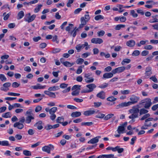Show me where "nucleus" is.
<instances>
[{"label":"nucleus","mask_w":158,"mask_h":158,"mask_svg":"<svg viewBox=\"0 0 158 158\" xmlns=\"http://www.w3.org/2000/svg\"><path fill=\"white\" fill-rule=\"evenodd\" d=\"M108 83H104L100 85L98 87L101 89H105L108 87Z\"/></svg>","instance_id":"37"},{"label":"nucleus","mask_w":158,"mask_h":158,"mask_svg":"<svg viewBox=\"0 0 158 158\" xmlns=\"http://www.w3.org/2000/svg\"><path fill=\"white\" fill-rule=\"evenodd\" d=\"M148 40H146L145 41L141 40L140 41L139 43H138L136 44V45L138 47H140L141 45H143L146 44V43L148 42Z\"/></svg>","instance_id":"29"},{"label":"nucleus","mask_w":158,"mask_h":158,"mask_svg":"<svg viewBox=\"0 0 158 158\" xmlns=\"http://www.w3.org/2000/svg\"><path fill=\"white\" fill-rule=\"evenodd\" d=\"M25 121V117H22L19 119V122H15L14 123L13 127L19 130H21L24 128V125L23 123Z\"/></svg>","instance_id":"2"},{"label":"nucleus","mask_w":158,"mask_h":158,"mask_svg":"<svg viewBox=\"0 0 158 158\" xmlns=\"http://www.w3.org/2000/svg\"><path fill=\"white\" fill-rule=\"evenodd\" d=\"M42 109V106H38L35 107V111L36 112H38L41 110Z\"/></svg>","instance_id":"61"},{"label":"nucleus","mask_w":158,"mask_h":158,"mask_svg":"<svg viewBox=\"0 0 158 158\" xmlns=\"http://www.w3.org/2000/svg\"><path fill=\"white\" fill-rule=\"evenodd\" d=\"M61 50V49L59 48H56L53 49L52 51L53 53H56L59 52Z\"/></svg>","instance_id":"64"},{"label":"nucleus","mask_w":158,"mask_h":158,"mask_svg":"<svg viewBox=\"0 0 158 158\" xmlns=\"http://www.w3.org/2000/svg\"><path fill=\"white\" fill-rule=\"evenodd\" d=\"M104 16L101 15H98L94 17V19L96 21H98L101 19H104Z\"/></svg>","instance_id":"39"},{"label":"nucleus","mask_w":158,"mask_h":158,"mask_svg":"<svg viewBox=\"0 0 158 158\" xmlns=\"http://www.w3.org/2000/svg\"><path fill=\"white\" fill-rule=\"evenodd\" d=\"M148 112V111L146 110L144 108H142L139 110V114L140 115L147 114Z\"/></svg>","instance_id":"28"},{"label":"nucleus","mask_w":158,"mask_h":158,"mask_svg":"<svg viewBox=\"0 0 158 158\" xmlns=\"http://www.w3.org/2000/svg\"><path fill=\"white\" fill-rule=\"evenodd\" d=\"M114 116V114H110L107 115L105 117L104 119L105 120H107L110 118Z\"/></svg>","instance_id":"47"},{"label":"nucleus","mask_w":158,"mask_h":158,"mask_svg":"<svg viewBox=\"0 0 158 158\" xmlns=\"http://www.w3.org/2000/svg\"><path fill=\"white\" fill-rule=\"evenodd\" d=\"M85 47L84 44H79L76 45L75 47V49L77 52H79L81 50Z\"/></svg>","instance_id":"22"},{"label":"nucleus","mask_w":158,"mask_h":158,"mask_svg":"<svg viewBox=\"0 0 158 158\" xmlns=\"http://www.w3.org/2000/svg\"><path fill=\"white\" fill-rule=\"evenodd\" d=\"M42 121H39L36 123L34 125V126L35 127H37V129L39 130H42L43 127L42 126Z\"/></svg>","instance_id":"19"},{"label":"nucleus","mask_w":158,"mask_h":158,"mask_svg":"<svg viewBox=\"0 0 158 158\" xmlns=\"http://www.w3.org/2000/svg\"><path fill=\"white\" fill-rule=\"evenodd\" d=\"M131 61L130 59H124L121 62V64L122 65H124L125 63L128 64L130 63Z\"/></svg>","instance_id":"36"},{"label":"nucleus","mask_w":158,"mask_h":158,"mask_svg":"<svg viewBox=\"0 0 158 158\" xmlns=\"http://www.w3.org/2000/svg\"><path fill=\"white\" fill-rule=\"evenodd\" d=\"M135 41L132 40H128L126 43L127 46L130 47H133L135 45Z\"/></svg>","instance_id":"13"},{"label":"nucleus","mask_w":158,"mask_h":158,"mask_svg":"<svg viewBox=\"0 0 158 158\" xmlns=\"http://www.w3.org/2000/svg\"><path fill=\"white\" fill-rule=\"evenodd\" d=\"M11 85V83L9 82L5 83L3 84L2 86L1 87L0 89L5 92L9 90V87Z\"/></svg>","instance_id":"6"},{"label":"nucleus","mask_w":158,"mask_h":158,"mask_svg":"<svg viewBox=\"0 0 158 158\" xmlns=\"http://www.w3.org/2000/svg\"><path fill=\"white\" fill-rule=\"evenodd\" d=\"M1 145L2 146H9V142L6 140L2 141Z\"/></svg>","instance_id":"51"},{"label":"nucleus","mask_w":158,"mask_h":158,"mask_svg":"<svg viewBox=\"0 0 158 158\" xmlns=\"http://www.w3.org/2000/svg\"><path fill=\"white\" fill-rule=\"evenodd\" d=\"M105 33V31L103 30L97 32L98 35L99 37H102L104 35Z\"/></svg>","instance_id":"54"},{"label":"nucleus","mask_w":158,"mask_h":158,"mask_svg":"<svg viewBox=\"0 0 158 158\" xmlns=\"http://www.w3.org/2000/svg\"><path fill=\"white\" fill-rule=\"evenodd\" d=\"M84 61V60L81 58H79L77 59L76 60V63L77 64H82Z\"/></svg>","instance_id":"48"},{"label":"nucleus","mask_w":158,"mask_h":158,"mask_svg":"<svg viewBox=\"0 0 158 158\" xmlns=\"http://www.w3.org/2000/svg\"><path fill=\"white\" fill-rule=\"evenodd\" d=\"M74 1V0H69L68 2L67 3V6L68 7H70L71 6V4H72Z\"/></svg>","instance_id":"63"},{"label":"nucleus","mask_w":158,"mask_h":158,"mask_svg":"<svg viewBox=\"0 0 158 158\" xmlns=\"http://www.w3.org/2000/svg\"><path fill=\"white\" fill-rule=\"evenodd\" d=\"M101 137L99 136H97L94 138L91 139L89 141H88V143L94 144L98 143L99 141V139Z\"/></svg>","instance_id":"14"},{"label":"nucleus","mask_w":158,"mask_h":158,"mask_svg":"<svg viewBox=\"0 0 158 158\" xmlns=\"http://www.w3.org/2000/svg\"><path fill=\"white\" fill-rule=\"evenodd\" d=\"M124 130L125 128L124 126L121 125L118 126L117 131L119 134H120L121 133H123Z\"/></svg>","instance_id":"26"},{"label":"nucleus","mask_w":158,"mask_h":158,"mask_svg":"<svg viewBox=\"0 0 158 158\" xmlns=\"http://www.w3.org/2000/svg\"><path fill=\"white\" fill-rule=\"evenodd\" d=\"M7 94L8 95L12 96H19L20 95V94H19L13 92H8L7 93Z\"/></svg>","instance_id":"60"},{"label":"nucleus","mask_w":158,"mask_h":158,"mask_svg":"<svg viewBox=\"0 0 158 158\" xmlns=\"http://www.w3.org/2000/svg\"><path fill=\"white\" fill-rule=\"evenodd\" d=\"M81 86L80 85H74L72 88V90L77 89L78 90H80Z\"/></svg>","instance_id":"57"},{"label":"nucleus","mask_w":158,"mask_h":158,"mask_svg":"<svg viewBox=\"0 0 158 158\" xmlns=\"http://www.w3.org/2000/svg\"><path fill=\"white\" fill-rule=\"evenodd\" d=\"M114 73H113L112 70L111 72L105 73L103 75L102 78L103 79H106L108 78H110L112 77Z\"/></svg>","instance_id":"11"},{"label":"nucleus","mask_w":158,"mask_h":158,"mask_svg":"<svg viewBox=\"0 0 158 158\" xmlns=\"http://www.w3.org/2000/svg\"><path fill=\"white\" fill-rule=\"evenodd\" d=\"M125 27V25L123 24H118L116 26L114 29L116 30H119L121 28H124Z\"/></svg>","instance_id":"38"},{"label":"nucleus","mask_w":158,"mask_h":158,"mask_svg":"<svg viewBox=\"0 0 158 158\" xmlns=\"http://www.w3.org/2000/svg\"><path fill=\"white\" fill-rule=\"evenodd\" d=\"M150 116V115L149 114L147 113L145 114V115H143L142 118L140 119V120H143L145 119H147Z\"/></svg>","instance_id":"45"},{"label":"nucleus","mask_w":158,"mask_h":158,"mask_svg":"<svg viewBox=\"0 0 158 158\" xmlns=\"http://www.w3.org/2000/svg\"><path fill=\"white\" fill-rule=\"evenodd\" d=\"M23 154L26 156H31V151L27 150H24L23 151Z\"/></svg>","instance_id":"30"},{"label":"nucleus","mask_w":158,"mask_h":158,"mask_svg":"<svg viewBox=\"0 0 158 158\" xmlns=\"http://www.w3.org/2000/svg\"><path fill=\"white\" fill-rule=\"evenodd\" d=\"M84 67V66L83 65L79 66L77 70L76 73L77 74H79L81 73L82 71V69Z\"/></svg>","instance_id":"31"},{"label":"nucleus","mask_w":158,"mask_h":158,"mask_svg":"<svg viewBox=\"0 0 158 158\" xmlns=\"http://www.w3.org/2000/svg\"><path fill=\"white\" fill-rule=\"evenodd\" d=\"M151 100L150 98H147L142 101V104L143 105L145 109H149L152 105Z\"/></svg>","instance_id":"3"},{"label":"nucleus","mask_w":158,"mask_h":158,"mask_svg":"<svg viewBox=\"0 0 158 158\" xmlns=\"http://www.w3.org/2000/svg\"><path fill=\"white\" fill-rule=\"evenodd\" d=\"M86 87L88 89L87 90V91L86 92L89 93L92 92L96 88V86L95 84L92 83L87 85Z\"/></svg>","instance_id":"9"},{"label":"nucleus","mask_w":158,"mask_h":158,"mask_svg":"<svg viewBox=\"0 0 158 158\" xmlns=\"http://www.w3.org/2000/svg\"><path fill=\"white\" fill-rule=\"evenodd\" d=\"M24 12L22 11H20L18 13L17 17V19L18 20L22 18L24 16Z\"/></svg>","instance_id":"25"},{"label":"nucleus","mask_w":158,"mask_h":158,"mask_svg":"<svg viewBox=\"0 0 158 158\" xmlns=\"http://www.w3.org/2000/svg\"><path fill=\"white\" fill-rule=\"evenodd\" d=\"M2 117L4 118H10L11 117V114L10 112H8L6 113H3L2 115Z\"/></svg>","instance_id":"34"},{"label":"nucleus","mask_w":158,"mask_h":158,"mask_svg":"<svg viewBox=\"0 0 158 158\" xmlns=\"http://www.w3.org/2000/svg\"><path fill=\"white\" fill-rule=\"evenodd\" d=\"M42 5L41 4L38 5L34 9V12L35 13L38 12L40 10Z\"/></svg>","instance_id":"42"},{"label":"nucleus","mask_w":158,"mask_h":158,"mask_svg":"<svg viewBox=\"0 0 158 158\" xmlns=\"http://www.w3.org/2000/svg\"><path fill=\"white\" fill-rule=\"evenodd\" d=\"M54 146L51 144H49L47 146H45L42 148V151L44 152H46L48 154H50L51 151L54 149Z\"/></svg>","instance_id":"4"},{"label":"nucleus","mask_w":158,"mask_h":158,"mask_svg":"<svg viewBox=\"0 0 158 158\" xmlns=\"http://www.w3.org/2000/svg\"><path fill=\"white\" fill-rule=\"evenodd\" d=\"M96 113V111L94 110H88L85 111L84 112L83 114L86 116L93 114Z\"/></svg>","instance_id":"17"},{"label":"nucleus","mask_w":158,"mask_h":158,"mask_svg":"<svg viewBox=\"0 0 158 158\" xmlns=\"http://www.w3.org/2000/svg\"><path fill=\"white\" fill-rule=\"evenodd\" d=\"M140 54V52L139 50H136L134 51L132 53V55L133 56H138Z\"/></svg>","instance_id":"52"},{"label":"nucleus","mask_w":158,"mask_h":158,"mask_svg":"<svg viewBox=\"0 0 158 158\" xmlns=\"http://www.w3.org/2000/svg\"><path fill=\"white\" fill-rule=\"evenodd\" d=\"M0 79L2 82H5L6 80V78L5 76L2 74H0Z\"/></svg>","instance_id":"44"},{"label":"nucleus","mask_w":158,"mask_h":158,"mask_svg":"<svg viewBox=\"0 0 158 158\" xmlns=\"http://www.w3.org/2000/svg\"><path fill=\"white\" fill-rule=\"evenodd\" d=\"M36 16V15L33 14L31 16L25 19V21L26 22H27L28 23H31L34 20Z\"/></svg>","instance_id":"16"},{"label":"nucleus","mask_w":158,"mask_h":158,"mask_svg":"<svg viewBox=\"0 0 158 158\" xmlns=\"http://www.w3.org/2000/svg\"><path fill=\"white\" fill-rule=\"evenodd\" d=\"M151 123H150L149 124H147V123H145L144 125L141 127V129L142 130H146L148 129V127L151 126Z\"/></svg>","instance_id":"32"},{"label":"nucleus","mask_w":158,"mask_h":158,"mask_svg":"<svg viewBox=\"0 0 158 158\" xmlns=\"http://www.w3.org/2000/svg\"><path fill=\"white\" fill-rule=\"evenodd\" d=\"M91 42L93 44H100L103 42V40L101 38H96L92 39Z\"/></svg>","instance_id":"10"},{"label":"nucleus","mask_w":158,"mask_h":158,"mask_svg":"<svg viewBox=\"0 0 158 158\" xmlns=\"http://www.w3.org/2000/svg\"><path fill=\"white\" fill-rule=\"evenodd\" d=\"M96 96L97 97L101 99H104L106 97L105 93L104 91H102L97 94Z\"/></svg>","instance_id":"15"},{"label":"nucleus","mask_w":158,"mask_h":158,"mask_svg":"<svg viewBox=\"0 0 158 158\" xmlns=\"http://www.w3.org/2000/svg\"><path fill=\"white\" fill-rule=\"evenodd\" d=\"M81 115V113L80 112L76 111L73 112L71 116L73 118L77 117Z\"/></svg>","instance_id":"24"},{"label":"nucleus","mask_w":158,"mask_h":158,"mask_svg":"<svg viewBox=\"0 0 158 158\" xmlns=\"http://www.w3.org/2000/svg\"><path fill=\"white\" fill-rule=\"evenodd\" d=\"M85 81L88 83H89L93 82L94 81V79L92 77H90L89 78L85 79Z\"/></svg>","instance_id":"49"},{"label":"nucleus","mask_w":158,"mask_h":158,"mask_svg":"<svg viewBox=\"0 0 158 158\" xmlns=\"http://www.w3.org/2000/svg\"><path fill=\"white\" fill-rule=\"evenodd\" d=\"M152 19H150L149 22L151 23H157L158 22V19L155 18H152Z\"/></svg>","instance_id":"58"},{"label":"nucleus","mask_w":158,"mask_h":158,"mask_svg":"<svg viewBox=\"0 0 158 158\" xmlns=\"http://www.w3.org/2000/svg\"><path fill=\"white\" fill-rule=\"evenodd\" d=\"M116 100L117 98L112 96H109L106 98V100L107 101L111 102L114 101Z\"/></svg>","instance_id":"33"},{"label":"nucleus","mask_w":158,"mask_h":158,"mask_svg":"<svg viewBox=\"0 0 158 158\" xmlns=\"http://www.w3.org/2000/svg\"><path fill=\"white\" fill-rule=\"evenodd\" d=\"M121 93L123 94H127L130 93V91L129 90H121Z\"/></svg>","instance_id":"62"},{"label":"nucleus","mask_w":158,"mask_h":158,"mask_svg":"<svg viewBox=\"0 0 158 158\" xmlns=\"http://www.w3.org/2000/svg\"><path fill=\"white\" fill-rule=\"evenodd\" d=\"M46 85L42 86L40 84L38 83L36 85H33L31 86V88L34 89H42L45 88Z\"/></svg>","instance_id":"12"},{"label":"nucleus","mask_w":158,"mask_h":158,"mask_svg":"<svg viewBox=\"0 0 158 158\" xmlns=\"http://www.w3.org/2000/svg\"><path fill=\"white\" fill-rule=\"evenodd\" d=\"M64 120V118L61 117H58L56 119V122L61 123Z\"/></svg>","instance_id":"41"},{"label":"nucleus","mask_w":158,"mask_h":158,"mask_svg":"<svg viewBox=\"0 0 158 158\" xmlns=\"http://www.w3.org/2000/svg\"><path fill=\"white\" fill-rule=\"evenodd\" d=\"M73 25L71 23H69V26H67L65 28L66 31H67L69 32L70 31V29H71L72 27L73 26Z\"/></svg>","instance_id":"53"},{"label":"nucleus","mask_w":158,"mask_h":158,"mask_svg":"<svg viewBox=\"0 0 158 158\" xmlns=\"http://www.w3.org/2000/svg\"><path fill=\"white\" fill-rule=\"evenodd\" d=\"M52 41L53 42H56L57 44L59 43V40H58L57 36L56 35H55L53 37H52Z\"/></svg>","instance_id":"59"},{"label":"nucleus","mask_w":158,"mask_h":158,"mask_svg":"<svg viewBox=\"0 0 158 158\" xmlns=\"http://www.w3.org/2000/svg\"><path fill=\"white\" fill-rule=\"evenodd\" d=\"M79 90L76 89L72 92L71 94L73 96H76L78 95L79 91Z\"/></svg>","instance_id":"55"},{"label":"nucleus","mask_w":158,"mask_h":158,"mask_svg":"<svg viewBox=\"0 0 158 158\" xmlns=\"http://www.w3.org/2000/svg\"><path fill=\"white\" fill-rule=\"evenodd\" d=\"M129 111L131 114L129 116V118L131 119L129 123H132L135 121V119L138 117V113L139 112V109L135 107H133L130 109Z\"/></svg>","instance_id":"1"},{"label":"nucleus","mask_w":158,"mask_h":158,"mask_svg":"<svg viewBox=\"0 0 158 158\" xmlns=\"http://www.w3.org/2000/svg\"><path fill=\"white\" fill-rule=\"evenodd\" d=\"M10 15V13H8L6 15V12L4 13L3 15V16H4V20H6L8 19Z\"/></svg>","instance_id":"40"},{"label":"nucleus","mask_w":158,"mask_h":158,"mask_svg":"<svg viewBox=\"0 0 158 158\" xmlns=\"http://www.w3.org/2000/svg\"><path fill=\"white\" fill-rule=\"evenodd\" d=\"M60 89L58 86H54L48 88V90L49 91H55Z\"/></svg>","instance_id":"27"},{"label":"nucleus","mask_w":158,"mask_h":158,"mask_svg":"<svg viewBox=\"0 0 158 158\" xmlns=\"http://www.w3.org/2000/svg\"><path fill=\"white\" fill-rule=\"evenodd\" d=\"M130 15L134 18H136L138 16L137 14L135 12L134 10H131Z\"/></svg>","instance_id":"43"},{"label":"nucleus","mask_w":158,"mask_h":158,"mask_svg":"<svg viewBox=\"0 0 158 158\" xmlns=\"http://www.w3.org/2000/svg\"><path fill=\"white\" fill-rule=\"evenodd\" d=\"M44 93L51 98H55L56 97L55 93L50 92V91L45 90L44 91Z\"/></svg>","instance_id":"18"},{"label":"nucleus","mask_w":158,"mask_h":158,"mask_svg":"<svg viewBox=\"0 0 158 158\" xmlns=\"http://www.w3.org/2000/svg\"><path fill=\"white\" fill-rule=\"evenodd\" d=\"M80 20L81 23L85 25L86 24L87 22H88L87 20L85 19L84 17H83L81 18Z\"/></svg>","instance_id":"50"},{"label":"nucleus","mask_w":158,"mask_h":158,"mask_svg":"<svg viewBox=\"0 0 158 158\" xmlns=\"http://www.w3.org/2000/svg\"><path fill=\"white\" fill-rule=\"evenodd\" d=\"M74 63H71L68 61H65L63 65L67 67H70L74 65Z\"/></svg>","instance_id":"35"},{"label":"nucleus","mask_w":158,"mask_h":158,"mask_svg":"<svg viewBox=\"0 0 158 158\" xmlns=\"http://www.w3.org/2000/svg\"><path fill=\"white\" fill-rule=\"evenodd\" d=\"M93 123L92 122H82L81 123V126H90L93 124Z\"/></svg>","instance_id":"46"},{"label":"nucleus","mask_w":158,"mask_h":158,"mask_svg":"<svg viewBox=\"0 0 158 158\" xmlns=\"http://www.w3.org/2000/svg\"><path fill=\"white\" fill-rule=\"evenodd\" d=\"M57 110V108L56 107H53L51 109L48 107H47L45 109V110L46 112H49L50 114H53Z\"/></svg>","instance_id":"8"},{"label":"nucleus","mask_w":158,"mask_h":158,"mask_svg":"<svg viewBox=\"0 0 158 158\" xmlns=\"http://www.w3.org/2000/svg\"><path fill=\"white\" fill-rule=\"evenodd\" d=\"M152 68L150 67H148L146 68L145 69V75L147 76H149L151 75L152 74Z\"/></svg>","instance_id":"20"},{"label":"nucleus","mask_w":158,"mask_h":158,"mask_svg":"<svg viewBox=\"0 0 158 158\" xmlns=\"http://www.w3.org/2000/svg\"><path fill=\"white\" fill-rule=\"evenodd\" d=\"M130 106L128 102H124L121 103L118 105L117 107L118 108L126 107Z\"/></svg>","instance_id":"23"},{"label":"nucleus","mask_w":158,"mask_h":158,"mask_svg":"<svg viewBox=\"0 0 158 158\" xmlns=\"http://www.w3.org/2000/svg\"><path fill=\"white\" fill-rule=\"evenodd\" d=\"M90 54L91 53L90 52H86L82 54L81 55V56L83 58H85L90 56Z\"/></svg>","instance_id":"56"},{"label":"nucleus","mask_w":158,"mask_h":158,"mask_svg":"<svg viewBox=\"0 0 158 158\" xmlns=\"http://www.w3.org/2000/svg\"><path fill=\"white\" fill-rule=\"evenodd\" d=\"M129 99L131 101L128 102L130 105L137 103L139 99V98L134 95H132L130 96Z\"/></svg>","instance_id":"5"},{"label":"nucleus","mask_w":158,"mask_h":158,"mask_svg":"<svg viewBox=\"0 0 158 158\" xmlns=\"http://www.w3.org/2000/svg\"><path fill=\"white\" fill-rule=\"evenodd\" d=\"M34 116L31 115H29L26 117L25 122L26 123L29 124L31 122V120L34 119Z\"/></svg>","instance_id":"21"},{"label":"nucleus","mask_w":158,"mask_h":158,"mask_svg":"<svg viewBox=\"0 0 158 158\" xmlns=\"http://www.w3.org/2000/svg\"><path fill=\"white\" fill-rule=\"evenodd\" d=\"M126 68L125 67L122 66L118 67L112 70L113 73L114 74L117 73H119L123 72L125 69Z\"/></svg>","instance_id":"7"}]
</instances>
